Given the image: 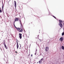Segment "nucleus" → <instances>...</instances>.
Here are the masks:
<instances>
[{
    "label": "nucleus",
    "instance_id": "f8f14e48",
    "mask_svg": "<svg viewBox=\"0 0 64 64\" xmlns=\"http://www.w3.org/2000/svg\"><path fill=\"white\" fill-rule=\"evenodd\" d=\"M14 26L15 27V28H17V27H16V26H15V22H14Z\"/></svg>",
    "mask_w": 64,
    "mask_h": 64
},
{
    "label": "nucleus",
    "instance_id": "393cba45",
    "mask_svg": "<svg viewBox=\"0 0 64 64\" xmlns=\"http://www.w3.org/2000/svg\"><path fill=\"white\" fill-rule=\"evenodd\" d=\"M2 11H3V8H2Z\"/></svg>",
    "mask_w": 64,
    "mask_h": 64
},
{
    "label": "nucleus",
    "instance_id": "c85d7f7f",
    "mask_svg": "<svg viewBox=\"0 0 64 64\" xmlns=\"http://www.w3.org/2000/svg\"><path fill=\"white\" fill-rule=\"evenodd\" d=\"M0 9H1V8H0Z\"/></svg>",
    "mask_w": 64,
    "mask_h": 64
},
{
    "label": "nucleus",
    "instance_id": "f3484780",
    "mask_svg": "<svg viewBox=\"0 0 64 64\" xmlns=\"http://www.w3.org/2000/svg\"><path fill=\"white\" fill-rule=\"evenodd\" d=\"M53 16V17H54V18H55V19H56V17H55V16Z\"/></svg>",
    "mask_w": 64,
    "mask_h": 64
},
{
    "label": "nucleus",
    "instance_id": "aec40b11",
    "mask_svg": "<svg viewBox=\"0 0 64 64\" xmlns=\"http://www.w3.org/2000/svg\"><path fill=\"white\" fill-rule=\"evenodd\" d=\"M3 8H4V6H3V5L2 6V9H3Z\"/></svg>",
    "mask_w": 64,
    "mask_h": 64
},
{
    "label": "nucleus",
    "instance_id": "20e7f679",
    "mask_svg": "<svg viewBox=\"0 0 64 64\" xmlns=\"http://www.w3.org/2000/svg\"><path fill=\"white\" fill-rule=\"evenodd\" d=\"M19 37L20 39L22 38V34H19Z\"/></svg>",
    "mask_w": 64,
    "mask_h": 64
},
{
    "label": "nucleus",
    "instance_id": "6e6552de",
    "mask_svg": "<svg viewBox=\"0 0 64 64\" xmlns=\"http://www.w3.org/2000/svg\"><path fill=\"white\" fill-rule=\"evenodd\" d=\"M4 60L5 61H7V58H4Z\"/></svg>",
    "mask_w": 64,
    "mask_h": 64
},
{
    "label": "nucleus",
    "instance_id": "7c9ffc66",
    "mask_svg": "<svg viewBox=\"0 0 64 64\" xmlns=\"http://www.w3.org/2000/svg\"><path fill=\"white\" fill-rule=\"evenodd\" d=\"M20 49H21V48H20Z\"/></svg>",
    "mask_w": 64,
    "mask_h": 64
},
{
    "label": "nucleus",
    "instance_id": "2eb2a0df",
    "mask_svg": "<svg viewBox=\"0 0 64 64\" xmlns=\"http://www.w3.org/2000/svg\"><path fill=\"white\" fill-rule=\"evenodd\" d=\"M64 35V32H63L62 34V36H63Z\"/></svg>",
    "mask_w": 64,
    "mask_h": 64
},
{
    "label": "nucleus",
    "instance_id": "cd10ccee",
    "mask_svg": "<svg viewBox=\"0 0 64 64\" xmlns=\"http://www.w3.org/2000/svg\"><path fill=\"white\" fill-rule=\"evenodd\" d=\"M17 41H18L17 40H16Z\"/></svg>",
    "mask_w": 64,
    "mask_h": 64
},
{
    "label": "nucleus",
    "instance_id": "bb28decb",
    "mask_svg": "<svg viewBox=\"0 0 64 64\" xmlns=\"http://www.w3.org/2000/svg\"><path fill=\"white\" fill-rule=\"evenodd\" d=\"M39 35H38V37H39Z\"/></svg>",
    "mask_w": 64,
    "mask_h": 64
},
{
    "label": "nucleus",
    "instance_id": "0eeeda50",
    "mask_svg": "<svg viewBox=\"0 0 64 64\" xmlns=\"http://www.w3.org/2000/svg\"><path fill=\"white\" fill-rule=\"evenodd\" d=\"M60 40L61 41H62L63 40V38L62 37H61L60 39Z\"/></svg>",
    "mask_w": 64,
    "mask_h": 64
},
{
    "label": "nucleus",
    "instance_id": "9b49d317",
    "mask_svg": "<svg viewBox=\"0 0 64 64\" xmlns=\"http://www.w3.org/2000/svg\"><path fill=\"white\" fill-rule=\"evenodd\" d=\"M16 29H17V30H20V29L21 28H17Z\"/></svg>",
    "mask_w": 64,
    "mask_h": 64
},
{
    "label": "nucleus",
    "instance_id": "7ed1b4c3",
    "mask_svg": "<svg viewBox=\"0 0 64 64\" xmlns=\"http://www.w3.org/2000/svg\"><path fill=\"white\" fill-rule=\"evenodd\" d=\"M45 50L46 52L48 51L49 50V47L48 46H46L45 48Z\"/></svg>",
    "mask_w": 64,
    "mask_h": 64
},
{
    "label": "nucleus",
    "instance_id": "4468645a",
    "mask_svg": "<svg viewBox=\"0 0 64 64\" xmlns=\"http://www.w3.org/2000/svg\"><path fill=\"white\" fill-rule=\"evenodd\" d=\"M62 48L63 50H64V47L63 46H62Z\"/></svg>",
    "mask_w": 64,
    "mask_h": 64
},
{
    "label": "nucleus",
    "instance_id": "a878e982",
    "mask_svg": "<svg viewBox=\"0 0 64 64\" xmlns=\"http://www.w3.org/2000/svg\"><path fill=\"white\" fill-rule=\"evenodd\" d=\"M16 53H17V52H15Z\"/></svg>",
    "mask_w": 64,
    "mask_h": 64
},
{
    "label": "nucleus",
    "instance_id": "b1692460",
    "mask_svg": "<svg viewBox=\"0 0 64 64\" xmlns=\"http://www.w3.org/2000/svg\"><path fill=\"white\" fill-rule=\"evenodd\" d=\"M20 47H21V44H20Z\"/></svg>",
    "mask_w": 64,
    "mask_h": 64
},
{
    "label": "nucleus",
    "instance_id": "412c9836",
    "mask_svg": "<svg viewBox=\"0 0 64 64\" xmlns=\"http://www.w3.org/2000/svg\"><path fill=\"white\" fill-rule=\"evenodd\" d=\"M32 56H33V54H31V56H32Z\"/></svg>",
    "mask_w": 64,
    "mask_h": 64
},
{
    "label": "nucleus",
    "instance_id": "ddd939ff",
    "mask_svg": "<svg viewBox=\"0 0 64 64\" xmlns=\"http://www.w3.org/2000/svg\"><path fill=\"white\" fill-rule=\"evenodd\" d=\"M39 63H42V61L40 60L39 61Z\"/></svg>",
    "mask_w": 64,
    "mask_h": 64
},
{
    "label": "nucleus",
    "instance_id": "2f4dec72",
    "mask_svg": "<svg viewBox=\"0 0 64 64\" xmlns=\"http://www.w3.org/2000/svg\"><path fill=\"white\" fill-rule=\"evenodd\" d=\"M63 24L64 25V23H63Z\"/></svg>",
    "mask_w": 64,
    "mask_h": 64
},
{
    "label": "nucleus",
    "instance_id": "1a4fd4ad",
    "mask_svg": "<svg viewBox=\"0 0 64 64\" xmlns=\"http://www.w3.org/2000/svg\"><path fill=\"white\" fill-rule=\"evenodd\" d=\"M18 18H16L15 19V21H18Z\"/></svg>",
    "mask_w": 64,
    "mask_h": 64
},
{
    "label": "nucleus",
    "instance_id": "dca6fc26",
    "mask_svg": "<svg viewBox=\"0 0 64 64\" xmlns=\"http://www.w3.org/2000/svg\"><path fill=\"white\" fill-rule=\"evenodd\" d=\"M2 11L1 10H0V13H2Z\"/></svg>",
    "mask_w": 64,
    "mask_h": 64
},
{
    "label": "nucleus",
    "instance_id": "6ab92c4d",
    "mask_svg": "<svg viewBox=\"0 0 64 64\" xmlns=\"http://www.w3.org/2000/svg\"><path fill=\"white\" fill-rule=\"evenodd\" d=\"M20 24H22V23H21V21H20Z\"/></svg>",
    "mask_w": 64,
    "mask_h": 64
},
{
    "label": "nucleus",
    "instance_id": "f257e3e1",
    "mask_svg": "<svg viewBox=\"0 0 64 64\" xmlns=\"http://www.w3.org/2000/svg\"><path fill=\"white\" fill-rule=\"evenodd\" d=\"M58 21L59 22L58 25L61 28H62V27H63V25H62V23H63V22L61 20H59Z\"/></svg>",
    "mask_w": 64,
    "mask_h": 64
},
{
    "label": "nucleus",
    "instance_id": "5701e85b",
    "mask_svg": "<svg viewBox=\"0 0 64 64\" xmlns=\"http://www.w3.org/2000/svg\"><path fill=\"white\" fill-rule=\"evenodd\" d=\"M33 27H34V25L33 24L32 26Z\"/></svg>",
    "mask_w": 64,
    "mask_h": 64
},
{
    "label": "nucleus",
    "instance_id": "c756f323",
    "mask_svg": "<svg viewBox=\"0 0 64 64\" xmlns=\"http://www.w3.org/2000/svg\"><path fill=\"white\" fill-rule=\"evenodd\" d=\"M1 50H2V49H1V48H0Z\"/></svg>",
    "mask_w": 64,
    "mask_h": 64
},
{
    "label": "nucleus",
    "instance_id": "f03ea898",
    "mask_svg": "<svg viewBox=\"0 0 64 64\" xmlns=\"http://www.w3.org/2000/svg\"><path fill=\"white\" fill-rule=\"evenodd\" d=\"M21 28H22L21 30H20L18 31V32H23V26L22 25V24H21Z\"/></svg>",
    "mask_w": 64,
    "mask_h": 64
},
{
    "label": "nucleus",
    "instance_id": "4be33fe9",
    "mask_svg": "<svg viewBox=\"0 0 64 64\" xmlns=\"http://www.w3.org/2000/svg\"><path fill=\"white\" fill-rule=\"evenodd\" d=\"M19 21H20H20H21V20H19Z\"/></svg>",
    "mask_w": 64,
    "mask_h": 64
},
{
    "label": "nucleus",
    "instance_id": "a211bd4d",
    "mask_svg": "<svg viewBox=\"0 0 64 64\" xmlns=\"http://www.w3.org/2000/svg\"><path fill=\"white\" fill-rule=\"evenodd\" d=\"M43 60V58H42L40 60H41V61H42V60Z\"/></svg>",
    "mask_w": 64,
    "mask_h": 64
},
{
    "label": "nucleus",
    "instance_id": "39448f33",
    "mask_svg": "<svg viewBox=\"0 0 64 64\" xmlns=\"http://www.w3.org/2000/svg\"><path fill=\"white\" fill-rule=\"evenodd\" d=\"M17 45L16 47H17V49H18V47H19V45H18V41H16Z\"/></svg>",
    "mask_w": 64,
    "mask_h": 64
},
{
    "label": "nucleus",
    "instance_id": "9d476101",
    "mask_svg": "<svg viewBox=\"0 0 64 64\" xmlns=\"http://www.w3.org/2000/svg\"><path fill=\"white\" fill-rule=\"evenodd\" d=\"M4 46L6 48V49H7V46L6 45V44H5V43H4Z\"/></svg>",
    "mask_w": 64,
    "mask_h": 64
},
{
    "label": "nucleus",
    "instance_id": "423d86ee",
    "mask_svg": "<svg viewBox=\"0 0 64 64\" xmlns=\"http://www.w3.org/2000/svg\"><path fill=\"white\" fill-rule=\"evenodd\" d=\"M14 6H15V7L16 8V1H14Z\"/></svg>",
    "mask_w": 64,
    "mask_h": 64
}]
</instances>
